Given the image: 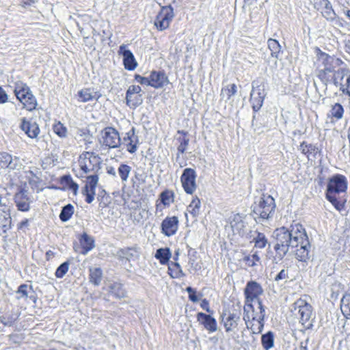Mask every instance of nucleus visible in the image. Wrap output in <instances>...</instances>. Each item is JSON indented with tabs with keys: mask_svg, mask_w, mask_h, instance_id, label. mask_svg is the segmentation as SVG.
I'll list each match as a JSON object with an SVG mask.
<instances>
[{
	"mask_svg": "<svg viewBox=\"0 0 350 350\" xmlns=\"http://www.w3.org/2000/svg\"><path fill=\"white\" fill-rule=\"evenodd\" d=\"M12 227V219L10 214L0 216V234L7 237L8 232Z\"/></svg>",
	"mask_w": 350,
	"mask_h": 350,
	"instance_id": "37",
	"label": "nucleus"
},
{
	"mask_svg": "<svg viewBox=\"0 0 350 350\" xmlns=\"http://www.w3.org/2000/svg\"><path fill=\"white\" fill-rule=\"evenodd\" d=\"M14 202L19 211L28 212L31 208V200L25 189H21L14 194Z\"/></svg>",
	"mask_w": 350,
	"mask_h": 350,
	"instance_id": "19",
	"label": "nucleus"
},
{
	"mask_svg": "<svg viewBox=\"0 0 350 350\" xmlns=\"http://www.w3.org/2000/svg\"><path fill=\"white\" fill-rule=\"evenodd\" d=\"M79 244L74 245V250L82 255H86L95 247V240L86 232L78 236Z\"/></svg>",
	"mask_w": 350,
	"mask_h": 350,
	"instance_id": "18",
	"label": "nucleus"
},
{
	"mask_svg": "<svg viewBox=\"0 0 350 350\" xmlns=\"http://www.w3.org/2000/svg\"><path fill=\"white\" fill-rule=\"evenodd\" d=\"M243 319L248 329L254 334L261 333L264 327L265 310L264 307L252 308L247 312L243 310Z\"/></svg>",
	"mask_w": 350,
	"mask_h": 350,
	"instance_id": "8",
	"label": "nucleus"
},
{
	"mask_svg": "<svg viewBox=\"0 0 350 350\" xmlns=\"http://www.w3.org/2000/svg\"><path fill=\"white\" fill-rule=\"evenodd\" d=\"M242 222V216L239 213L233 214L229 218V224L232 228H239V225H241Z\"/></svg>",
	"mask_w": 350,
	"mask_h": 350,
	"instance_id": "54",
	"label": "nucleus"
},
{
	"mask_svg": "<svg viewBox=\"0 0 350 350\" xmlns=\"http://www.w3.org/2000/svg\"><path fill=\"white\" fill-rule=\"evenodd\" d=\"M268 49L271 51V56L278 59L282 52V47L279 42L273 38H269L267 40Z\"/></svg>",
	"mask_w": 350,
	"mask_h": 350,
	"instance_id": "40",
	"label": "nucleus"
},
{
	"mask_svg": "<svg viewBox=\"0 0 350 350\" xmlns=\"http://www.w3.org/2000/svg\"><path fill=\"white\" fill-rule=\"evenodd\" d=\"M30 290L33 291V286L31 285H27V284H21L16 290V294L18 295L16 298L18 299H27Z\"/></svg>",
	"mask_w": 350,
	"mask_h": 350,
	"instance_id": "46",
	"label": "nucleus"
},
{
	"mask_svg": "<svg viewBox=\"0 0 350 350\" xmlns=\"http://www.w3.org/2000/svg\"><path fill=\"white\" fill-rule=\"evenodd\" d=\"M196 178L197 173L194 169L191 167L184 169L180 180L185 193L193 195L196 191L198 188Z\"/></svg>",
	"mask_w": 350,
	"mask_h": 350,
	"instance_id": "14",
	"label": "nucleus"
},
{
	"mask_svg": "<svg viewBox=\"0 0 350 350\" xmlns=\"http://www.w3.org/2000/svg\"><path fill=\"white\" fill-rule=\"evenodd\" d=\"M343 44L345 52L350 55V34L344 40Z\"/></svg>",
	"mask_w": 350,
	"mask_h": 350,
	"instance_id": "60",
	"label": "nucleus"
},
{
	"mask_svg": "<svg viewBox=\"0 0 350 350\" xmlns=\"http://www.w3.org/2000/svg\"><path fill=\"white\" fill-rule=\"evenodd\" d=\"M288 278V271L285 269L281 270L279 273L275 276V280H284Z\"/></svg>",
	"mask_w": 350,
	"mask_h": 350,
	"instance_id": "58",
	"label": "nucleus"
},
{
	"mask_svg": "<svg viewBox=\"0 0 350 350\" xmlns=\"http://www.w3.org/2000/svg\"><path fill=\"white\" fill-rule=\"evenodd\" d=\"M99 143L104 148H118L121 145L120 133L113 126H106L100 132Z\"/></svg>",
	"mask_w": 350,
	"mask_h": 350,
	"instance_id": "12",
	"label": "nucleus"
},
{
	"mask_svg": "<svg viewBox=\"0 0 350 350\" xmlns=\"http://www.w3.org/2000/svg\"><path fill=\"white\" fill-rule=\"evenodd\" d=\"M53 132L60 137H64L66 135L67 129L62 123L58 122L54 124L53 126Z\"/></svg>",
	"mask_w": 350,
	"mask_h": 350,
	"instance_id": "53",
	"label": "nucleus"
},
{
	"mask_svg": "<svg viewBox=\"0 0 350 350\" xmlns=\"http://www.w3.org/2000/svg\"><path fill=\"white\" fill-rule=\"evenodd\" d=\"M314 8L327 21H333L336 13L329 0H314Z\"/></svg>",
	"mask_w": 350,
	"mask_h": 350,
	"instance_id": "21",
	"label": "nucleus"
},
{
	"mask_svg": "<svg viewBox=\"0 0 350 350\" xmlns=\"http://www.w3.org/2000/svg\"><path fill=\"white\" fill-rule=\"evenodd\" d=\"M23 3L25 5H31L33 3V0H23Z\"/></svg>",
	"mask_w": 350,
	"mask_h": 350,
	"instance_id": "64",
	"label": "nucleus"
},
{
	"mask_svg": "<svg viewBox=\"0 0 350 350\" xmlns=\"http://www.w3.org/2000/svg\"><path fill=\"white\" fill-rule=\"evenodd\" d=\"M201 208V200L197 196H195L192 198V200L187 208V211L193 216V217H197L200 213Z\"/></svg>",
	"mask_w": 350,
	"mask_h": 350,
	"instance_id": "38",
	"label": "nucleus"
},
{
	"mask_svg": "<svg viewBox=\"0 0 350 350\" xmlns=\"http://www.w3.org/2000/svg\"><path fill=\"white\" fill-rule=\"evenodd\" d=\"M13 92L17 100L22 105L23 109L29 111H32L37 109V99L26 83L22 81L16 82Z\"/></svg>",
	"mask_w": 350,
	"mask_h": 350,
	"instance_id": "6",
	"label": "nucleus"
},
{
	"mask_svg": "<svg viewBox=\"0 0 350 350\" xmlns=\"http://www.w3.org/2000/svg\"><path fill=\"white\" fill-rule=\"evenodd\" d=\"M131 172V167L127 164L125 163H121L118 168V172L120 176V178L122 180V182H126L129 176L130 175V173Z\"/></svg>",
	"mask_w": 350,
	"mask_h": 350,
	"instance_id": "47",
	"label": "nucleus"
},
{
	"mask_svg": "<svg viewBox=\"0 0 350 350\" xmlns=\"http://www.w3.org/2000/svg\"><path fill=\"white\" fill-rule=\"evenodd\" d=\"M137 252L135 247H127L118 251L119 258L121 260L130 261L134 258V253Z\"/></svg>",
	"mask_w": 350,
	"mask_h": 350,
	"instance_id": "41",
	"label": "nucleus"
},
{
	"mask_svg": "<svg viewBox=\"0 0 350 350\" xmlns=\"http://www.w3.org/2000/svg\"><path fill=\"white\" fill-rule=\"evenodd\" d=\"M146 182V176L142 173L135 172L133 176L131 178V183L133 187H139Z\"/></svg>",
	"mask_w": 350,
	"mask_h": 350,
	"instance_id": "52",
	"label": "nucleus"
},
{
	"mask_svg": "<svg viewBox=\"0 0 350 350\" xmlns=\"http://www.w3.org/2000/svg\"><path fill=\"white\" fill-rule=\"evenodd\" d=\"M276 205L275 199L268 193H262L258 202H255L252 213L258 218L268 219L275 211Z\"/></svg>",
	"mask_w": 350,
	"mask_h": 350,
	"instance_id": "9",
	"label": "nucleus"
},
{
	"mask_svg": "<svg viewBox=\"0 0 350 350\" xmlns=\"http://www.w3.org/2000/svg\"><path fill=\"white\" fill-rule=\"evenodd\" d=\"M175 194L172 190L165 189L163 191L156 201L155 208L157 211H161L163 208L169 207L174 202Z\"/></svg>",
	"mask_w": 350,
	"mask_h": 350,
	"instance_id": "26",
	"label": "nucleus"
},
{
	"mask_svg": "<svg viewBox=\"0 0 350 350\" xmlns=\"http://www.w3.org/2000/svg\"><path fill=\"white\" fill-rule=\"evenodd\" d=\"M154 257L159 260L161 265H167L172 257L170 249L169 247L158 249Z\"/></svg>",
	"mask_w": 350,
	"mask_h": 350,
	"instance_id": "36",
	"label": "nucleus"
},
{
	"mask_svg": "<svg viewBox=\"0 0 350 350\" xmlns=\"http://www.w3.org/2000/svg\"><path fill=\"white\" fill-rule=\"evenodd\" d=\"M345 109L342 105L338 103L332 105L330 110L327 114V118L332 123H335L343 118Z\"/></svg>",
	"mask_w": 350,
	"mask_h": 350,
	"instance_id": "29",
	"label": "nucleus"
},
{
	"mask_svg": "<svg viewBox=\"0 0 350 350\" xmlns=\"http://www.w3.org/2000/svg\"><path fill=\"white\" fill-rule=\"evenodd\" d=\"M70 262L66 261L61 264L56 269L55 275L57 278H62L68 271Z\"/></svg>",
	"mask_w": 350,
	"mask_h": 350,
	"instance_id": "51",
	"label": "nucleus"
},
{
	"mask_svg": "<svg viewBox=\"0 0 350 350\" xmlns=\"http://www.w3.org/2000/svg\"><path fill=\"white\" fill-rule=\"evenodd\" d=\"M98 179V177L96 176H92L89 179H86V183L82 189V194L88 204L92 203L94 200Z\"/></svg>",
	"mask_w": 350,
	"mask_h": 350,
	"instance_id": "22",
	"label": "nucleus"
},
{
	"mask_svg": "<svg viewBox=\"0 0 350 350\" xmlns=\"http://www.w3.org/2000/svg\"><path fill=\"white\" fill-rule=\"evenodd\" d=\"M79 100L83 103H86L93 100H98L100 97V94L98 92H94L90 88H83L78 92Z\"/></svg>",
	"mask_w": 350,
	"mask_h": 350,
	"instance_id": "32",
	"label": "nucleus"
},
{
	"mask_svg": "<svg viewBox=\"0 0 350 350\" xmlns=\"http://www.w3.org/2000/svg\"><path fill=\"white\" fill-rule=\"evenodd\" d=\"M177 133L180 135V136L176 139L178 142V155H179L180 154H184L187 150L189 143V138L188 137V132L186 131L178 130Z\"/></svg>",
	"mask_w": 350,
	"mask_h": 350,
	"instance_id": "31",
	"label": "nucleus"
},
{
	"mask_svg": "<svg viewBox=\"0 0 350 350\" xmlns=\"http://www.w3.org/2000/svg\"><path fill=\"white\" fill-rule=\"evenodd\" d=\"M197 321L208 333H213L217 329V323L216 319L211 314L200 312L196 314Z\"/></svg>",
	"mask_w": 350,
	"mask_h": 350,
	"instance_id": "24",
	"label": "nucleus"
},
{
	"mask_svg": "<svg viewBox=\"0 0 350 350\" xmlns=\"http://www.w3.org/2000/svg\"><path fill=\"white\" fill-rule=\"evenodd\" d=\"M241 306L239 304L223 309L220 315V322L226 333H237L239 331L241 323Z\"/></svg>",
	"mask_w": 350,
	"mask_h": 350,
	"instance_id": "4",
	"label": "nucleus"
},
{
	"mask_svg": "<svg viewBox=\"0 0 350 350\" xmlns=\"http://www.w3.org/2000/svg\"><path fill=\"white\" fill-rule=\"evenodd\" d=\"M265 90L263 83L253 87L250 93V103L254 112L258 111L262 107L265 98Z\"/></svg>",
	"mask_w": 350,
	"mask_h": 350,
	"instance_id": "17",
	"label": "nucleus"
},
{
	"mask_svg": "<svg viewBox=\"0 0 350 350\" xmlns=\"http://www.w3.org/2000/svg\"><path fill=\"white\" fill-rule=\"evenodd\" d=\"M167 273L173 279L180 278L185 275L180 265L176 262H170L167 264Z\"/></svg>",
	"mask_w": 350,
	"mask_h": 350,
	"instance_id": "33",
	"label": "nucleus"
},
{
	"mask_svg": "<svg viewBox=\"0 0 350 350\" xmlns=\"http://www.w3.org/2000/svg\"><path fill=\"white\" fill-rule=\"evenodd\" d=\"M105 199L106 200H107L109 199V197H108V196H107V197H104V196H103V197H102V200H101V201L99 202V207H100L101 208H105L107 207V206H108V204H109V202H104L103 200H104Z\"/></svg>",
	"mask_w": 350,
	"mask_h": 350,
	"instance_id": "63",
	"label": "nucleus"
},
{
	"mask_svg": "<svg viewBox=\"0 0 350 350\" xmlns=\"http://www.w3.org/2000/svg\"><path fill=\"white\" fill-rule=\"evenodd\" d=\"M174 17V8L172 5L161 6L155 17L154 25L158 31H164L170 27Z\"/></svg>",
	"mask_w": 350,
	"mask_h": 350,
	"instance_id": "13",
	"label": "nucleus"
},
{
	"mask_svg": "<svg viewBox=\"0 0 350 350\" xmlns=\"http://www.w3.org/2000/svg\"><path fill=\"white\" fill-rule=\"evenodd\" d=\"M101 163L102 159L98 154L94 152L84 151L79 154L72 172L80 179H89L92 176L98 177Z\"/></svg>",
	"mask_w": 350,
	"mask_h": 350,
	"instance_id": "3",
	"label": "nucleus"
},
{
	"mask_svg": "<svg viewBox=\"0 0 350 350\" xmlns=\"http://www.w3.org/2000/svg\"><path fill=\"white\" fill-rule=\"evenodd\" d=\"M134 80L142 85L150 86L154 89H162L170 84L169 77L163 70H152L148 77L135 74Z\"/></svg>",
	"mask_w": 350,
	"mask_h": 350,
	"instance_id": "7",
	"label": "nucleus"
},
{
	"mask_svg": "<svg viewBox=\"0 0 350 350\" xmlns=\"http://www.w3.org/2000/svg\"><path fill=\"white\" fill-rule=\"evenodd\" d=\"M28 225H29V219H25L22 220L21 221H20L17 224V229L18 230H22L25 227H27Z\"/></svg>",
	"mask_w": 350,
	"mask_h": 350,
	"instance_id": "62",
	"label": "nucleus"
},
{
	"mask_svg": "<svg viewBox=\"0 0 350 350\" xmlns=\"http://www.w3.org/2000/svg\"><path fill=\"white\" fill-rule=\"evenodd\" d=\"M347 188V179L342 174H336L328 179L325 198L338 211L345 209Z\"/></svg>",
	"mask_w": 350,
	"mask_h": 350,
	"instance_id": "2",
	"label": "nucleus"
},
{
	"mask_svg": "<svg viewBox=\"0 0 350 350\" xmlns=\"http://www.w3.org/2000/svg\"><path fill=\"white\" fill-rule=\"evenodd\" d=\"M0 168L1 169H14L12 166V156L6 152H0Z\"/></svg>",
	"mask_w": 350,
	"mask_h": 350,
	"instance_id": "43",
	"label": "nucleus"
},
{
	"mask_svg": "<svg viewBox=\"0 0 350 350\" xmlns=\"http://www.w3.org/2000/svg\"><path fill=\"white\" fill-rule=\"evenodd\" d=\"M316 70L317 77L322 83L334 84L339 88L342 95L350 98V70L347 68L336 70L343 64L341 59L330 55L317 48Z\"/></svg>",
	"mask_w": 350,
	"mask_h": 350,
	"instance_id": "1",
	"label": "nucleus"
},
{
	"mask_svg": "<svg viewBox=\"0 0 350 350\" xmlns=\"http://www.w3.org/2000/svg\"><path fill=\"white\" fill-rule=\"evenodd\" d=\"M340 308L344 318L350 320V293H345L340 300Z\"/></svg>",
	"mask_w": 350,
	"mask_h": 350,
	"instance_id": "35",
	"label": "nucleus"
},
{
	"mask_svg": "<svg viewBox=\"0 0 350 350\" xmlns=\"http://www.w3.org/2000/svg\"><path fill=\"white\" fill-rule=\"evenodd\" d=\"M275 243L273 246V258L275 261L282 260L288 253L291 244L288 235V230L284 227L278 228L275 231Z\"/></svg>",
	"mask_w": 350,
	"mask_h": 350,
	"instance_id": "10",
	"label": "nucleus"
},
{
	"mask_svg": "<svg viewBox=\"0 0 350 350\" xmlns=\"http://www.w3.org/2000/svg\"><path fill=\"white\" fill-rule=\"evenodd\" d=\"M20 127L31 139L36 138L40 131L38 124L36 122L27 120L26 118L21 119Z\"/></svg>",
	"mask_w": 350,
	"mask_h": 350,
	"instance_id": "27",
	"label": "nucleus"
},
{
	"mask_svg": "<svg viewBox=\"0 0 350 350\" xmlns=\"http://www.w3.org/2000/svg\"><path fill=\"white\" fill-rule=\"evenodd\" d=\"M332 21H334L335 24L340 27H345L346 23L345 21L342 18L336 17V16H334V19Z\"/></svg>",
	"mask_w": 350,
	"mask_h": 350,
	"instance_id": "61",
	"label": "nucleus"
},
{
	"mask_svg": "<svg viewBox=\"0 0 350 350\" xmlns=\"http://www.w3.org/2000/svg\"><path fill=\"white\" fill-rule=\"evenodd\" d=\"M263 293L260 284L254 280L248 281L243 290L245 298L243 310L249 312L252 308L264 307L261 299Z\"/></svg>",
	"mask_w": 350,
	"mask_h": 350,
	"instance_id": "5",
	"label": "nucleus"
},
{
	"mask_svg": "<svg viewBox=\"0 0 350 350\" xmlns=\"http://www.w3.org/2000/svg\"><path fill=\"white\" fill-rule=\"evenodd\" d=\"M299 150L308 160L315 159L321 154V148L317 144L303 141L300 143Z\"/></svg>",
	"mask_w": 350,
	"mask_h": 350,
	"instance_id": "23",
	"label": "nucleus"
},
{
	"mask_svg": "<svg viewBox=\"0 0 350 350\" xmlns=\"http://www.w3.org/2000/svg\"><path fill=\"white\" fill-rule=\"evenodd\" d=\"M17 319V317L15 315L14 316H8V314H4L1 316V321L3 324H12L14 323L16 319Z\"/></svg>",
	"mask_w": 350,
	"mask_h": 350,
	"instance_id": "56",
	"label": "nucleus"
},
{
	"mask_svg": "<svg viewBox=\"0 0 350 350\" xmlns=\"http://www.w3.org/2000/svg\"><path fill=\"white\" fill-rule=\"evenodd\" d=\"M144 92L139 85L133 84L129 86L125 96V103L130 108L135 109L143 103Z\"/></svg>",
	"mask_w": 350,
	"mask_h": 350,
	"instance_id": "15",
	"label": "nucleus"
},
{
	"mask_svg": "<svg viewBox=\"0 0 350 350\" xmlns=\"http://www.w3.org/2000/svg\"><path fill=\"white\" fill-rule=\"evenodd\" d=\"M261 342L263 348L265 350H268L273 347L274 338L273 334L271 332H269L265 334H263L261 337Z\"/></svg>",
	"mask_w": 350,
	"mask_h": 350,
	"instance_id": "49",
	"label": "nucleus"
},
{
	"mask_svg": "<svg viewBox=\"0 0 350 350\" xmlns=\"http://www.w3.org/2000/svg\"><path fill=\"white\" fill-rule=\"evenodd\" d=\"M252 243H254V247L258 249H263L268 243V240L265 234L262 232H257L256 236L254 237Z\"/></svg>",
	"mask_w": 350,
	"mask_h": 350,
	"instance_id": "45",
	"label": "nucleus"
},
{
	"mask_svg": "<svg viewBox=\"0 0 350 350\" xmlns=\"http://www.w3.org/2000/svg\"><path fill=\"white\" fill-rule=\"evenodd\" d=\"M123 145L129 153H135L137 150L138 137L135 134V129L132 128L126 133L123 138Z\"/></svg>",
	"mask_w": 350,
	"mask_h": 350,
	"instance_id": "28",
	"label": "nucleus"
},
{
	"mask_svg": "<svg viewBox=\"0 0 350 350\" xmlns=\"http://www.w3.org/2000/svg\"><path fill=\"white\" fill-rule=\"evenodd\" d=\"M59 183L62 190H70L76 195L78 192L79 185L75 183L70 174L64 175L59 178Z\"/></svg>",
	"mask_w": 350,
	"mask_h": 350,
	"instance_id": "30",
	"label": "nucleus"
},
{
	"mask_svg": "<svg viewBox=\"0 0 350 350\" xmlns=\"http://www.w3.org/2000/svg\"><path fill=\"white\" fill-rule=\"evenodd\" d=\"M8 101V95L4 89L0 86V104H5Z\"/></svg>",
	"mask_w": 350,
	"mask_h": 350,
	"instance_id": "57",
	"label": "nucleus"
},
{
	"mask_svg": "<svg viewBox=\"0 0 350 350\" xmlns=\"http://www.w3.org/2000/svg\"><path fill=\"white\" fill-rule=\"evenodd\" d=\"M118 54L122 55L123 65L126 70L132 71L137 67L138 64L134 55L130 50L126 49L124 44L119 47Z\"/></svg>",
	"mask_w": 350,
	"mask_h": 350,
	"instance_id": "25",
	"label": "nucleus"
},
{
	"mask_svg": "<svg viewBox=\"0 0 350 350\" xmlns=\"http://www.w3.org/2000/svg\"><path fill=\"white\" fill-rule=\"evenodd\" d=\"M73 213L74 206L71 204H68L63 207L59 214V219L62 221H67L71 218Z\"/></svg>",
	"mask_w": 350,
	"mask_h": 350,
	"instance_id": "48",
	"label": "nucleus"
},
{
	"mask_svg": "<svg viewBox=\"0 0 350 350\" xmlns=\"http://www.w3.org/2000/svg\"><path fill=\"white\" fill-rule=\"evenodd\" d=\"M237 92V86L235 83L228 85L221 90V96L226 100H230Z\"/></svg>",
	"mask_w": 350,
	"mask_h": 350,
	"instance_id": "44",
	"label": "nucleus"
},
{
	"mask_svg": "<svg viewBox=\"0 0 350 350\" xmlns=\"http://www.w3.org/2000/svg\"><path fill=\"white\" fill-rule=\"evenodd\" d=\"M306 295L299 298L293 304L294 312H297L299 322L304 328L308 329L312 326L311 317L312 307L306 299Z\"/></svg>",
	"mask_w": 350,
	"mask_h": 350,
	"instance_id": "11",
	"label": "nucleus"
},
{
	"mask_svg": "<svg viewBox=\"0 0 350 350\" xmlns=\"http://www.w3.org/2000/svg\"><path fill=\"white\" fill-rule=\"evenodd\" d=\"M200 307L207 312H211L209 301L206 299H203L200 303Z\"/></svg>",
	"mask_w": 350,
	"mask_h": 350,
	"instance_id": "59",
	"label": "nucleus"
},
{
	"mask_svg": "<svg viewBox=\"0 0 350 350\" xmlns=\"http://www.w3.org/2000/svg\"><path fill=\"white\" fill-rule=\"evenodd\" d=\"M179 226V220L177 216H167L161 222V232L166 237L174 235Z\"/></svg>",
	"mask_w": 350,
	"mask_h": 350,
	"instance_id": "20",
	"label": "nucleus"
},
{
	"mask_svg": "<svg viewBox=\"0 0 350 350\" xmlns=\"http://www.w3.org/2000/svg\"><path fill=\"white\" fill-rule=\"evenodd\" d=\"M109 291L111 295L116 298H124L126 296V291L123 285L118 282H114L109 286Z\"/></svg>",
	"mask_w": 350,
	"mask_h": 350,
	"instance_id": "42",
	"label": "nucleus"
},
{
	"mask_svg": "<svg viewBox=\"0 0 350 350\" xmlns=\"http://www.w3.org/2000/svg\"><path fill=\"white\" fill-rule=\"evenodd\" d=\"M186 291L189 294V299L191 301L196 303L199 300L197 292L194 288H191V286H188L186 288Z\"/></svg>",
	"mask_w": 350,
	"mask_h": 350,
	"instance_id": "55",
	"label": "nucleus"
},
{
	"mask_svg": "<svg viewBox=\"0 0 350 350\" xmlns=\"http://www.w3.org/2000/svg\"><path fill=\"white\" fill-rule=\"evenodd\" d=\"M295 248V254L298 260L306 262L309 259V243L308 245H299V247Z\"/></svg>",
	"mask_w": 350,
	"mask_h": 350,
	"instance_id": "39",
	"label": "nucleus"
},
{
	"mask_svg": "<svg viewBox=\"0 0 350 350\" xmlns=\"http://www.w3.org/2000/svg\"><path fill=\"white\" fill-rule=\"evenodd\" d=\"M288 235L291 247H299V245H308V239L305 229L299 224L291 226Z\"/></svg>",
	"mask_w": 350,
	"mask_h": 350,
	"instance_id": "16",
	"label": "nucleus"
},
{
	"mask_svg": "<svg viewBox=\"0 0 350 350\" xmlns=\"http://www.w3.org/2000/svg\"><path fill=\"white\" fill-rule=\"evenodd\" d=\"M103 279V271L99 267H92L89 269V281L94 286H98Z\"/></svg>",
	"mask_w": 350,
	"mask_h": 350,
	"instance_id": "34",
	"label": "nucleus"
},
{
	"mask_svg": "<svg viewBox=\"0 0 350 350\" xmlns=\"http://www.w3.org/2000/svg\"><path fill=\"white\" fill-rule=\"evenodd\" d=\"M243 260L247 267H252L256 266L260 262V257L257 252H255L251 255L244 256Z\"/></svg>",
	"mask_w": 350,
	"mask_h": 350,
	"instance_id": "50",
	"label": "nucleus"
}]
</instances>
